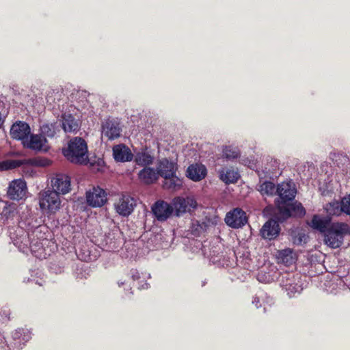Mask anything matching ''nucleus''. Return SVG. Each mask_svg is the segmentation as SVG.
I'll return each mask as SVG.
<instances>
[{"label": "nucleus", "instance_id": "1", "mask_svg": "<svg viewBox=\"0 0 350 350\" xmlns=\"http://www.w3.org/2000/svg\"><path fill=\"white\" fill-rule=\"evenodd\" d=\"M62 152L67 160L72 163L86 164L88 162V144L82 137H75L70 139Z\"/></svg>", "mask_w": 350, "mask_h": 350}, {"label": "nucleus", "instance_id": "2", "mask_svg": "<svg viewBox=\"0 0 350 350\" xmlns=\"http://www.w3.org/2000/svg\"><path fill=\"white\" fill-rule=\"evenodd\" d=\"M350 233V227L346 223H332L324 234L325 244L336 249L341 246L344 237Z\"/></svg>", "mask_w": 350, "mask_h": 350}, {"label": "nucleus", "instance_id": "3", "mask_svg": "<svg viewBox=\"0 0 350 350\" xmlns=\"http://www.w3.org/2000/svg\"><path fill=\"white\" fill-rule=\"evenodd\" d=\"M57 191L46 190L39 193V205L42 211L55 213L60 208L61 200Z\"/></svg>", "mask_w": 350, "mask_h": 350}, {"label": "nucleus", "instance_id": "4", "mask_svg": "<svg viewBox=\"0 0 350 350\" xmlns=\"http://www.w3.org/2000/svg\"><path fill=\"white\" fill-rule=\"evenodd\" d=\"M276 192L280 198L275 200V205L277 206V204L292 202L295 198L297 189L294 183L291 181L282 182L278 185Z\"/></svg>", "mask_w": 350, "mask_h": 350}, {"label": "nucleus", "instance_id": "5", "mask_svg": "<svg viewBox=\"0 0 350 350\" xmlns=\"http://www.w3.org/2000/svg\"><path fill=\"white\" fill-rule=\"evenodd\" d=\"M224 220L228 226L239 228L247 222V217L245 212L241 208H234L227 213Z\"/></svg>", "mask_w": 350, "mask_h": 350}, {"label": "nucleus", "instance_id": "6", "mask_svg": "<svg viewBox=\"0 0 350 350\" xmlns=\"http://www.w3.org/2000/svg\"><path fill=\"white\" fill-rule=\"evenodd\" d=\"M107 201V193L100 187H94L86 192L87 204L92 207H101Z\"/></svg>", "mask_w": 350, "mask_h": 350}, {"label": "nucleus", "instance_id": "7", "mask_svg": "<svg viewBox=\"0 0 350 350\" xmlns=\"http://www.w3.org/2000/svg\"><path fill=\"white\" fill-rule=\"evenodd\" d=\"M278 212L284 217L291 216L303 217L306 214V210L300 202H286L283 204H277Z\"/></svg>", "mask_w": 350, "mask_h": 350}, {"label": "nucleus", "instance_id": "8", "mask_svg": "<svg viewBox=\"0 0 350 350\" xmlns=\"http://www.w3.org/2000/svg\"><path fill=\"white\" fill-rule=\"evenodd\" d=\"M60 121L61 127L66 133H77L81 129L80 119L68 112L62 113Z\"/></svg>", "mask_w": 350, "mask_h": 350}, {"label": "nucleus", "instance_id": "9", "mask_svg": "<svg viewBox=\"0 0 350 350\" xmlns=\"http://www.w3.org/2000/svg\"><path fill=\"white\" fill-rule=\"evenodd\" d=\"M173 211V206L164 200H158L152 206V212L159 221H166Z\"/></svg>", "mask_w": 350, "mask_h": 350}, {"label": "nucleus", "instance_id": "10", "mask_svg": "<svg viewBox=\"0 0 350 350\" xmlns=\"http://www.w3.org/2000/svg\"><path fill=\"white\" fill-rule=\"evenodd\" d=\"M173 208L177 216L193 211L197 206V202L192 198L176 197L173 200Z\"/></svg>", "mask_w": 350, "mask_h": 350}, {"label": "nucleus", "instance_id": "11", "mask_svg": "<svg viewBox=\"0 0 350 350\" xmlns=\"http://www.w3.org/2000/svg\"><path fill=\"white\" fill-rule=\"evenodd\" d=\"M26 192V182L22 179H16L10 183L7 194L11 200H19L25 196Z\"/></svg>", "mask_w": 350, "mask_h": 350}, {"label": "nucleus", "instance_id": "12", "mask_svg": "<svg viewBox=\"0 0 350 350\" xmlns=\"http://www.w3.org/2000/svg\"><path fill=\"white\" fill-rule=\"evenodd\" d=\"M135 206L136 202L133 198L123 195L115 204V208L120 215L127 217L132 213Z\"/></svg>", "mask_w": 350, "mask_h": 350}, {"label": "nucleus", "instance_id": "13", "mask_svg": "<svg viewBox=\"0 0 350 350\" xmlns=\"http://www.w3.org/2000/svg\"><path fill=\"white\" fill-rule=\"evenodd\" d=\"M280 232V227L278 221L274 219H269L260 229L261 237L269 241L275 239Z\"/></svg>", "mask_w": 350, "mask_h": 350}, {"label": "nucleus", "instance_id": "14", "mask_svg": "<svg viewBox=\"0 0 350 350\" xmlns=\"http://www.w3.org/2000/svg\"><path fill=\"white\" fill-rule=\"evenodd\" d=\"M53 188L58 193L66 194L70 191V178L64 174H58L51 180Z\"/></svg>", "mask_w": 350, "mask_h": 350}, {"label": "nucleus", "instance_id": "15", "mask_svg": "<svg viewBox=\"0 0 350 350\" xmlns=\"http://www.w3.org/2000/svg\"><path fill=\"white\" fill-rule=\"evenodd\" d=\"M178 170L177 163L167 158L162 159L158 163L157 171L161 177L168 178L170 176L176 174Z\"/></svg>", "mask_w": 350, "mask_h": 350}, {"label": "nucleus", "instance_id": "16", "mask_svg": "<svg viewBox=\"0 0 350 350\" xmlns=\"http://www.w3.org/2000/svg\"><path fill=\"white\" fill-rule=\"evenodd\" d=\"M29 125L25 122L19 121L14 123L10 129V135L12 138L25 141L30 134Z\"/></svg>", "mask_w": 350, "mask_h": 350}, {"label": "nucleus", "instance_id": "17", "mask_svg": "<svg viewBox=\"0 0 350 350\" xmlns=\"http://www.w3.org/2000/svg\"><path fill=\"white\" fill-rule=\"evenodd\" d=\"M121 128L119 123L113 119H107L103 125V133L109 140L115 139L120 137Z\"/></svg>", "mask_w": 350, "mask_h": 350}, {"label": "nucleus", "instance_id": "18", "mask_svg": "<svg viewBox=\"0 0 350 350\" xmlns=\"http://www.w3.org/2000/svg\"><path fill=\"white\" fill-rule=\"evenodd\" d=\"M113 156L118 162H126L133 160V154L124 144H118L113 147Z\"/></svg>", "mask_w": 350, "mask_h": 350}, {"label": "nucleus", "instance_id": "19", "mask_svg": "<svg viewBox=\"0 0 350 350\" xmlns=\"http://www.w3.org/2000/svg\"><path fill=\"white\" fill-rule=\"evenodd\" d=\"M332 224V218L329 215H314L309 225L313 229L325 234Z\"/></svg>", "mask_w": 350, "mask_h": 350}, {"label": "nucleus", "instance_id": "20", "mask_svg": "<svg viewBox=\"0 0 350 350\" xmlns=\"http://www.w3.org/2000/svg\"><path fill=\"white\" fill-rule=\"evenodd\" d=\"M207 174L206 167L202 164L195 163L190 165L187 170V176L193 181H200Z\"/></svg>", "mask_w": 350, "mask_h": 350}, {"label": "nucleus", "instance_id": "21", "mask_svg": "<svg viewBox=\"0 0 350 350\" xmlns=\"http://www.w3.org/2000/svg\"><path fill=\"white\" fill-rule=\"evenodd\" d=\"M158 171L150 167H144L138 173V178L141 182L146 185L155 183L159 178Z\"/></svg>", "mask_w": 350, "mask_h": 350}, {"label": "nucleus", "instance_id": "22", "mask_svg": "<svg viewBox=\"0 0 350 350\" xmlns=\"http://www.w3.org/2000/svg\"><path fill=\"white\" fill-rule=\"evenodd\" d=\"M219 174V178L227 185L237 183L240 178L239 172L232 167L222 168Z\"/></svg>", "mask_w": 350, "mask_h": 350}, {"label": "nucleus", "instance_id": "23", "mask_svg": "<svg viewBox=\"0 0 350 350\" xmlns=\"http://www.w3.org/2000/svg\"><path fill=\"white\" fill-rule=\"evenodd\" d=\"M277 258L280 262L289 266L296 261L297 256L293 249L286 248L278 251Z\"/></svg>", "mask_w": 350, "mask_h": 350}, {"label": "nucleus", "instance_id": "24", "mask_svg": "<svg viewBox=\"0 0 350 350\" xmlns=\"http://www.w3.org/2000/svg\"><path fill=\"white\" fill-rule=\"evenodd\" d=\"M46 139L38 135H31L29 139L23 141L25 147L34 150H41Z\"/></svg>", "mask_w": 350, "mask_h": 350}, {"label": "nucleus", "instance_id": "25", "mask_svg": "<svg viewBox=\"0 0 350 350\" xmlns=\"http://www.w3.org/2000/svg\"><path fill=\"white\" fill-rule=\"evenodd\" d=\"M154 161V157L146 150L138 152L135 156V162L137 165L144 167L152 164Z\"/></svg>", "mask_w": 350, "mask_h": 350}, {"label": "nucleus", "instance_id": "26", "mask_svg": "<svg viewBox=\"0 0 350 350\" xmlns=\"http://www.w3.org/2000/svg\"><path fill=\"white\" fill-rule=\"evenodd\" d=\"M163 187L167 189H179L183 185V180L176 176V173L164 178Z\"/></svg>", "mask_w": 350, "mask_h": 350}, {"label": "nucleus", "instance_id": "27", "mask_svg": "<svg viewBox=\"0 0 350 350\" xmlns=\"http://www.w3.org/2000/svg\"><path fill=\"white\" fill-rule=\"evenodd\" d=\"M325 209L329 215L340 216L343 213L342 201H332L326 204Z\"/></svg>", "mask_w": 350, "mask_h": 350}, {"label": "nucleus", "instance_id": "28", "mask_svg": "<svg viewBox=\"0 0 350 350\" xmlns=\"http://www.w3.org/2000/svg\"><path fill=\"white\" fill-rule=\"evenodd\" d=\"M40 131L44 136L52 138L59 131L57 122L44 124L40 127Z\"/></svg>", "mask_w": 350, "mask_h": 350}, {"label": "nucleus", "instance_id": "29", "mask_svg": "<svg viewBox=\"0 0 350 350\" xmlns=\"http://www.w3.org/2000/svg\"><path fill=\"white\" fill-rule=\"evenodd\" d=\"M277 187L274 183L271 181H265L263 183L259 185V191L262 195L273 196L277 194Z\"/></svg>", "mask_w": 350, "mask_h": 350}, {"label": "nucleus", "instance_id": "30", "mask_svg": "<svg viewBox=\"0 0 350 350\" xmlns=\"http://www.w3.org/2000/svg\"><path fill=\"white\" fill-rule=\"evenodd\" d=\"M223 157L227 159H237L240 156V152L237 148L226 146L223 148Z\"/></svg>", "mask_w": 350, "mask_h": 350}, {"label": "nucleus", "instance_id": "31", "mask_svg": "<svg viewBox=\"0 0 350 350\" xmlns=\"http://www.w3.org/2000/svg\"><path fill=\"white\" fill-rule=\"evenodd\" d=\"M307 239L308 237L302 232H293L291 234V241L293 243L296 245H302L306 243Z\"/></svg>", "mask_w": 350, "mask_h": 350}, {"label": "nucleus", "instance_id": "32", "mask_svg": "<svg viewBox=\"0 0 350 350\" xmlns=\"http://www.w3.org/2000/svg\"><path fill=\"white\" fill-rule=\"evenodd\" d=\"M206 230L204 223L200 224L198 221L192 223L191 226V232L195 237H200Z\"/></svg>", "mask_w": 350, "mask_h": 350}, {"label": "nucleus", "instance_id": "33", "mask_svg": "<svg viewBox=\"0 0 350 350\" xmlns=\"http://www.w3.org/2000/svg\"><path fill=\"white\" fill-rule=\"evenodd\" d=\"M285 289L289 297H293L295 295L296 293H299L301 291L302 288L297 284L289 283L285 284Z\"/></svg>", "mask_w": 350, "mask_h": 350}, {"label": "nucleus", "instance_id": "34", "mask_svg": "<svg viewBox=\"0 0 350 350\" xmlns=\"http://www.w3.org/2000/svg\"><path fill=\"white\" fill-rule=\"evenodd\" d=\"M18 165L16 161L6 160L0 162V172L6 171L8 170L16 167Z\"/></svg>", "mask_w": 350, "mask_h": 350}, {"label": "nucleus", "instance_id": "35", "mask_svg": "<svg viewBox=\"0 0 350 350\" xmlns=\"http://www.w3.org/2000/svg\"><path fill=\"white\" fill-rule=\"evenodd\" d=\"M16 209L13 205L5 206L2 211L1 215L5 219H8L14 217Z\"/></svg>", "mask_w": 350, "mask_h": 350}, {"label": "nucleus", "instance_id": "36", "mask_svg": "<svg viewBox=\"0 0 350 350\" xmlns=\"http://www.w3.org/2000/svg\"><path fill=\"white\" fill-rule=\"evenodd\" d=\"M343 213L350 215V194L341 199Z\"/></svg>", "mask_w": 350, "mask_h": 350}, {"label": "nucleus", "instance_id": "37", "mask_svg": "<svg viewBox=\"0 0 350 350\" xmlns=\"http://www.w3.org/2000/svg\"><path fill=\"white\" fill-rule=\"evenodd\" d=\"M129 275L132 279L133 282L139 280L141 278L140 274L139 271L135 269H132L130 270Z\"/></svg>", "mask_w": 350, "mask_h": 350}, {"label": "nucleus", "instance_id": "38", "mask_svg": "<svg viewBox=\"0 0 350 350\" xmlns=\"http://www.w3.org/2000/svg\"><path fill=\"white\" fill-rule=\"evenodd\" d=\"M55 94L54 90L49 91L47 93V95L46 96V102L50 103L51 105L55 102V98H53V96Z\"/></svg>", "mask_w": 350, "mask_h": 350}, {"label": "nucleus", "instance_id": "39", "mask_svg": "<svg viewBox=\"0 0 350 350\" xmlns=\"http://www.w3.org/2000/svg\"><path fill=\"white\" fill-rule=\"evenodd\" d=\"M252 304H254L257 308L261 306L260 299L258 297H254L253 298Z\"/></svg>", "mask_w": 350, "mask_h": 350}, {"label": "nucleus", "instance_id": "40", "mask_svg": "<svg viewBox=\"0 0 350 350\" xmlns=\"http://www.w3.org/2000/svg\"><path fill=\"white\" fill-rule=\"evenodd\" d=\"M148 284L146 282L141 281L139 282L138 288H148Z\"/></svg>", "mask_w": 350, "mask_h": 350}, {"label": "nucleus", "instance_id": "41", "mask_svg": "<svg viewBox=\"0 0 350 350\" xmlns=\"http://www.w3.org/2000/svg\"><path fill=\"white\" fill-rule=\"evenodd\" d=\"M126 295L129 297L133 295L132 288L130 286V285L129 286V288L126 290Z\"/></svg>", "mask_w": 350, "mask_h": 350}, {"label": "nucleus", "instance_id": "42", "mask_svg": "<svg viewBox=\"0 0 350 350\" xmlns=\"http://www.w3.org/2000/svg\"><path fill=\"white\" fill-rule=\"evenodd\" d=\"M118 284L120 287H121L122 286L126 284V282H125V281L120 280L118 282Z\"/></svg>", "mask_w": 350, "mask_h": 350}]
</instances>
